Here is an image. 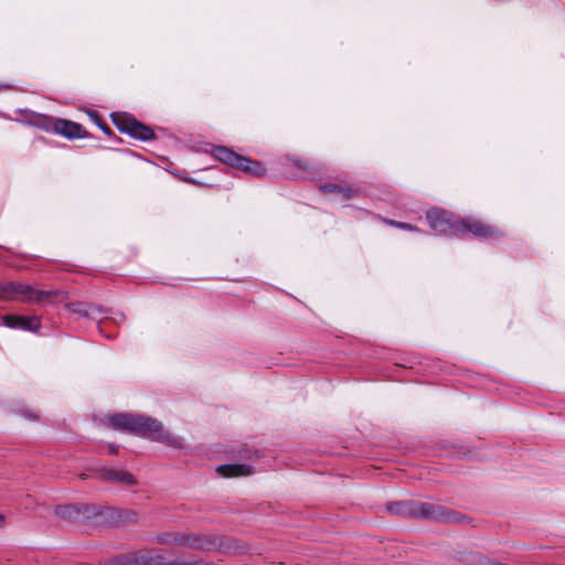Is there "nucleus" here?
Returning <instances> with one entry per match:
<instances>
[{
  "mask_svg": "<svg viewBox=\"0 0 565 565\" xmlns=\"http://www.w3.org/2000/svg\"><path fill=\"white\" fill-rule=\"evenodd\" d=\"M114 429L128 431L140 437L167 445L173 449L183 448L182 438L171 433L156 418L136 414H117L109 418Z\"/></svg>",
  "mask_w": 565,
  "mask_h": 565,
  "instance_id": "f257e3e1",
  "label": "nucleus"
},
{
  "mask_svg": "<svg viewBox=\"0 0 565 565\" xmlns=\"http://www.w3.org/2000/svg\"><path fill=\"white\" fill-rule=\"evenodd\" d=\"M393 513H408L416 516L429 518L437 521L458 522V515L455 512L447 511L443 507L430 503H395L388 507Z\"/></svg>",
  "mask_w": 565,
  "mask_h": 565,
  "instance_id": "f03ea898",
  "label": "nucleus"
},
{
  "mask_svg": "<svg viewBox=\"0 0 565 565\" xmlns=\"http://www.w3.org/2000/svg\"><path fill=\"white\" fill-rule=\"evenodd\" d=\"M124 565H212L198 561L190 564H178L160 550L141 551L125 559Z\"/></svg>",
  "mask_w": 565,
  "mask_h": 565,
  "instance_id": "7ed1b4c3",
  "label": "nucleus"
},
{
  "mask_svg": "<svg viewBox=\"0 0 565 565\" xmlns=\"http://www.w3.org/2000/svg\"><path fill=\"white\" fill-rule=\"evenodd\" d=\"M427 220L436 233L460 235V221L454 220L446 211L431 210Z\"/></svg>",
  "mask_w": 565,
  "mask_h": 565,
  "instance_id": "20e7f679",
  "label": "nucleus"
},
{
  "mask_svg": "<svg viewBox=\"0 0 565 565\" xmlns=\"http://www.w3.org/2000/svg\"><path fill=\"white\" fill-rule=\"evenodd\" d=\"M113 118L114 122L121 131L128 132L135 138L149 140L153 136V132L149 127L142 125L126 114H116L113 116Z\"/></svg>",
  "mask_w": 565,
  "mask_h": 565,
  "instance_id": "39448f33",
  "label": "nucleus"
},
{
  "mask_svg": "<svg viewBox=\"0 0 565 565\" xmlns=\"http://www.w3.org/2000/svg\"><path fill=\"white\" fill-rule=\"evenodd\" d=\"M465 231L472 233L477 237L487 239L495 238L500 235V231L497 227L473 217L460 221V234Z\"/></svg>",
  "mask_w": 565,
  "mask_h": 565,
  "instance_id": "423d86ee",
  "label": "nucleus"
},
{
  "mask_svg": "<svg viewBox=\"0 0 565 565\" xmlns=\"http://www.w3.org/2000/svg\"><path fill=\"white\" fill-rule=\"evenodd\" d=\"M12 297L23 300L41 302L50 297V292L35 290L32 287L23 284H10L8 286Z\"/></svg>",
  "mask_w": 565,
  "mask_h": 565,
  "instance_id": "0eeeda50",
  "label": "nucleus"
},
{
  "mask_svg": "<svg viewBox=\"0 0 565 565\" xmlns=\"http://www.w3.org/2000/svg\"><path fill=\"white\" fill-rule=\"evenodd\" d=\"M3 322L9 328H18L30 331H35L39 328V321L36 318L7 316L3 318Z\"/></svg>",
  "mask_w": 565,
  "mask_h": 565,
  "instance_id": "6e6552de",
  "label": "nucleus"
},
{
  "mask_svg": "<svg viewBox=\"0 0 565 565\" xmlns=\"http://www.w3.org/2000/svg\"><path fill=\"white\" fill-rule=\"evenodd\" d=\"M181 542L195 550H211L215 546L214 540L209 535L191 534L182 537Z\"/></svg>",
  "mask_w": 565,
  "mask_h": 565,
  "instance_id": "1a4fd4ad",
  "label": "nucleus"
},
{
  "mask_svg": "<svg viewBox=\"0 0 565 565\" xmlns=\"http://www.w3.org/2000/svg\"><path fill=\"white\" fill-rule=\"evenodd\" d=\"M54 129L68 138L81 137L83 131L81 125L64 119L56 120Z\"/></svg>",
  "mask_w": 565,
  "mask_h": 565,
  "instance_id": "9d476101",
  "label": "nucleus"
},
{
  "mask_svg": "<svg viewBox=\"0 0 565 565\" xmlns=\"http://www.w3.org/2000/svg\"><path fill=\"white\" fill-rule=\"evenodd\" d=\"M105 480H111L122 484H134L135 478L124 470H104L100 476Z\"/></svg>",
  "mask_w": 565,
  "mask_h": 565,
  "instance_id": "9b49d317",
  "label": "nucleus"
},
{
  "mask_svg": "<svg viewBox=\"0 0 565 565\" xmlns=\"http://www.w3.org/2000/svg\"><path fill=\"white\" fill-rule=\"evenodd\" d=\"M81 508L77 505H60L54 509V514L58 518L70 520V521H79L81 520Z\"/></svg>",
  "mask_w": 565,
  "mask_h": 565,
  "instance_id": "f8f14e48",
  "label": "nucleus"
},
{
  "mask_svg": "<svg viewBox=\"0 0 565 565\" xmlns=\"http://www.w3.org/2000/svg\"><path fill=\"white\" fill-rule=\"evenodd\" d=\"M236 168L256 177L263 175L265 173V168L262 166V163L243 157H239Z\"/></svg>",
  "mask_w": 565,
  "mask_h": 565,
  "instance_id": "ddd939ff",
  "label": "nucleus"
},
{
  "mask_svg": "<svg viewBox=\"0 0 565 565\" xmlns=\"http://www.w3.org/2000/svg\"><path fill=\"white\" fill-rule=\"evenodd\" d=\"M215 157L224 163L236 167L241 156L227 148L218 147L215 149Z\"/></svg>",
  "mask_w": 565,
  "mask_h": 565,
  "instance_id": "4468645a",
  "label": "nucleus"
},
{
  "mask_svg": "<svg viewBox=\"0 0 565 565\" xmlns=\"http://www.w3.org/2000/svg\"><path fill=\"white\" fill-rule=\"evenodd\" d=\"M217 471L224 477H238L250 473L249 469L242 465L222 466L217 469Z\"/></svg>",
  "mask_w": 565,
  "mask_h": 565,
  "instance_id": "2eb2a0df",
  "label": "nucleus"
},
{
  "mask_svg": "<svg viewBox=\"0 0 565 565\" xmlns=\"http://www.w3.org/2000/svg\"><path fill=\"white\" fill-rule=\"evenodd\" d=\"M321 189L327 193H335L342 198H350L353 194V190L350 188H343L337 184H326Z\"/></svg>",
  "mask_w": 565,
  "mask_h": 565,
  "instance_id": "dca6fc26",
  "label": "nucleus"
},
{
  "mask_svg": "<svg viewBox=\"0 0 565 565\" xmlns=\"http://www.w3.org/2000/svg\"><path fill=\"white\" fill-rule=\"evenodd\" d=\"M388 224L402 230L416 231L417 228L408 223H402L396 221H388Z\"/></svg>",
  "mask_w": 565,
  "mask_h": 565,
  "instance_id": "f3484780",
  "label": "nucleus"
},
{
  "mask_svg": "<svg viewBox=\"0 0 565 565\" xmlns=\"http://www.w3.org/2000/svg\"><path fill=\"white\" fill-rule=\"evenodd\" d=\"M136 519H137V514L135 512L127 511L124 513V519L121 521L122 522H134V521H136Z\"/></svg>",
  "mask_w": 565,
  "mask_h": 565,
  "instance_id": "a211bd4d",
  "label": "nucleus"
},
{
  "mask_svg": "<svg viewBox=\"0 0 565 565\" xmlns=\"http://www.w3.org/2000/svg\"><path fill=\"white\" fill-rule=\"evenodd\" d=\"M110 323H111V320H109V319L102 321V323L99 324L100 332H104L105 328H107Z\"/></svg>",
  "mask_w": 565,
  "mask_h": 565,
  "instance_id": "6ab92c4d",
  "label": "nucleus"
},
{
  "mask_svg": "<svg viewBox=\"0 0 565 565\" xmlns=\"http://www.w3.org/2000/svg\"><path fill=\"white\" fill-rule=\"evenodd\" d=\"M117 451V447L114 445L109 446V452L115 454Z\"/></svg>",
  "mask_w": 565,
  "mask_h": 565,
  "instance_id": "aec40b11",
  "label": "nucleus"
},
{
  "mask_svg": "<svg viewBox=\"0 0 565 565\" xmlns=\"http://www.w3.org/2000/svg\"><path fill=\"white\" fill-rule=\"evenodd\" d=\"M3 520H4L3 515H2V514H0V526H1V525H2V523H3Z\"/></svg>",
  "mask_w": 565,
  "mask_h": 565,
  "instance_id": "412c9836",
  "label": "nucleus"
}]
</instances>
